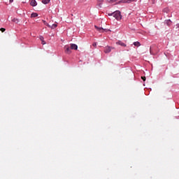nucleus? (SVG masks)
<instances>
[{
	"label": "nucleus",
	"instance_id": "412c9836",
	"mask_svg": "<svg viewBox=\"0 0 179 179\" xmlns=\"http://www.w3.org/2000/svg\"><path fill=\"white\" fill-rule=\"evenodd\" d=\"M40 40H41V41H44V37L41 36V37H40Z\"/></svg>",
	"mask_w": 179,
	"mask_h": 179
},
{
	"label": "nucleus",
	"instance_id": "4468645a",
	"mask_svg": "<svg viewBox=\"0 0 179 179\" xmlns=\"http://www.w3.org/2000/svg\"><path fill=\"white\" fill-rule=\"evenodd\" d=\"M51 0H42V3H43L45 5H47V3H50V1Z\"/></svg>",
	"mask_w": 179,
	"mask_h": 179
},
{
	"label": "nucleus",
	"instance_id": "b1692460",
	"mask_svg": "<svg viewBox=\"0 0 179 179\" xmlns=\"http://www.w3.org/2000/svg\"><path fill=\"white\" fill-rule=\"evenodd\" d=\"M46 26H48V27H50V29H51V25H50V24H47V25H46Z\"/></svg>",
	"mask_w": 179,
	"mask_h": 179
},
{
	"label": "nucleus",
	"instance_id": "20e7f679",
	"mask_svg": "<svg viewBox=\"0 0 179 179\" xmlns=\"http://www.w3.org/2000/svg\"><path fill=\"white\" fill-rule=\"evenodd\" d=\"M64 49H65L64 52L66 54H71L72 52V50H71V48H69V46L68 45H65Z\"/></svg>",
	"mask_w": 179,
	"mask_h": 179
},
{
	"label": "nucleus",
	"instance_id": "1a4fd4ad",
	"mask_svg": "<svg viewBox=\"0 0 179 179\" xmlns=\"http://www.w3.org/2000/svg\"><path fill=\"white\" fill-rule=\"evenodd\" d=\"M94 27H95V29H96V30H98V31H99L100 33H103V31H104V29H103V28H100V27H97V26H94Z\"/></svg>",
	"mask_w": 179,
	"mask_h": 179
},
{
	"label": "nucleus",
	"instance_id": "f8f14e48",
	"mask_svg": "<svg viewBox=\"0 0 179 179\" xmlns=\"http://www.w3.org/2000/svg\"><path fill=\"white\" fill-rule=\"evenodd\" d=\"M38 16V14L37 13H33L31 14V17H37Z\"/></svg>",
	"mask_w": 179,
	"mask_h": 179
},
{
	"label": "nucleus",
	"instance_id": "f3484780",
	"mask_svg": "<svg viewBox=\"0 0 179 179\" xmlns=\"http://www.w3.org/2000/svg\"><path fill=\"white\" fill-rule=\"evenodd\" d=\"M150 52L151 55H153V52L152 51V47L150 48Z\"/></svg>",
	"mask_w": 179,
	"mask_h": 179
},
{
	"label": "nucleus",
	"instance_id": "9b49d317",
	"mask_svg": "<svg viewBox=\"0 0 179 179\" xmlns=\"http://www.w3.org/2000/svg\"><path fill=\"white\" fill-rule=\"evenodd\" d=\"M118 0H106V3H114V2H117Z\"/></svg>",
	"mask_w": 179,
	"mask_h": 179
},
{
	"label": "nucleus",
	"instance_id": "0eeeda50",
	"mask_svg": "<svg viewBox=\"0 0 179 179\" xmlns=\"http://www.w3.org/2000/svg\"><path fill=\"white\" fill-rule=\"evenodd\" d=\"M103 2H104V0H97V6H99V8H101Z\"/></svg>",
	"mask_w": 179,
	"mask_h": 179
},
{
	"label": "nucleus",
	"instance_id": "f257e3e1",
	"mask_svg": "<svg viewBox=\"0 0 179 179\" xmlns=\"http://www.w3.org/2000/svg\"><path fill=\"white\" fill-rule=\"evenodd\" d=\"M113 16L114 18L116 19V20H121V19H122V16L121 15V11L120 10H116L113 13Z\"/></svg>",
	"mask_w": 179,
	"mask_h": 179
},
{
	"label": "nucleus",
	"instance_id": "6ab92c4d",
	"mask_svg": "<svg viewBox=\"0 0 179 179\" xmlns=\"http://www.w3.org/2000/svg\"><path fill=\"white\" fill-rule=\"evenodd\" d=\"M92 45L94 47V48H96V47H97V43H94L93 44H92Z\"/></svg>",
	"mask_w": 179,
	"mask_h": 179
},
{
	"label": "nucleus",
	"instance_id": "aec40b11",
	"mask_svg": "<svg viewBox=\"0 0 179 179\" xmlns=\"http://www.w3.org/2000/svg\"><path fill=\"white\" fill-rule=\"evenodd\" d=\"M43 23L44 24H45V26H47V24H48V23H47V22H45V20H43Z\"/></svg>",
	"mask_w": 179,
	"mask_h": 179
},
{
	"label": "nucleus",
	"instance_id": "2eb2a0df",
	"mask_svg": "<svg viewBox=\"0 0 179 179\" xmlns=\"http://www.w3.org/2000/svg\"><path fill=\"white\" fill-rule=\"evenodd\" d=\"M57 24H53L52 26H51V29H55L56 27H57Z\"/></svg>",
	"mask_w": 179,
	"mask_h": 179
},
{
	"label": "nucleus",
	"instance_id": "39448f33",
	"mask_svg": "<svg viewBox=\"0 0 179 179\" xmlns=\"http://www.w3.org/2000/svg\"><path fill=\"white\" fill-rule=\"evenodd\" d=\"M70 48L71 50H78V45L75 44V43H71L70 44Z\"/></svg>",
	"mask_w": 179,
	"mask_h": 179
},
{
	"label": "nucleus",
	"instance_id": "393cba45",
	"mask_svg": "<svg viewBox=\"0 0 179 179\" xmlns=\"http://www.w3.org/2000/svg\"><path fill=\"white\" fill-rule=\"evenodd\" d=\"M10 3H12L13 2V0H9Z\"/></svg>",
	"mask_w": 179,
	"mask_h": 179
},
{
	"label": "nucleus",
	"instance_id": "ddd939ff",
	"mask_svg": "<svg viewBox=\"0 0 179 179\" xmlns=\"http://www.w3.org/2000/svg\"><path fill=\"white\" fill-rule=\"evenodd\" d=\"M134 45H135V47H141V43L136 41L134 43Z\"/></svg>",
	"mask_w": 179,
	"mask_h": 179
},
{
	"label": "nucleus",
	"instance_id": "bb28decb",
	"mask_svg": "<svg viewBox=\"0 0 179 179\" xmlns=\"http://www.w3.org/2000/svg\"><path fill=\"white\" fill-rule=\"evenodd\" d=\"M108 16H113V13H110V14H108Z\"/></svg>",
	"mask_w": 179,
	"mask_h": 179
},
{
	"label": "nucleus",
	"instance_id": "cd10ccee",
	"mask_svg": "<svg viewBox=\"0 0 179 179\" xmlns=\"http://www.w3.org/2000/svg\"><path fill=\"white\" fill-rule=\"evenodd\" d=\"M16 20H16V19L14 18V19L13 20V22H16Z\"/></svg>",
	"mask_w": 179,
	"mask_h": 179
},
{
	"label": "nucleus",
	"instance_id": "f03ea898",
	"mask_svg": "<svg viewBox=\"0 0 179 179\" xmlns=\"http://www.w3.org/2000/svg\"><path fill=\"white\" fill-rule=\"evenodd\" d=\"M138 0H122L118 2V3H131L132 2H136Z\"/></svg>",
	"mask_w": 179,
	"mask_h": 179
},
{
	"label": "nucleus",
	"instance_id": "423d86ee",
	"mask_svg": "<svg viewBox=\"0 0 179 179\" xmlns=\"http://www.w3.org/2000/svg\"><path fill=\"white\" fill-rule=\"evenodd\" d=\"M116 44L117 45H121L122 47H127V44L124 43V42L121 41H118L117 42H116Z\"/></svg>",
	"mask_w": 179,
	"mask_h": 179
},
{
	"label": "nucleus",
	"instance_id": "6e6552de",
	"mask_svg": "<svg viewBox=\"0 0 179 179\" xmlns=\"http://www.w3.org/2000/svg\"><path fill=\"white\" fill-rule=\"evenodd\" d=\"M30 5L31 6H36L37 2L36 1V0H31Z\"/></svg>",
	"mask_w": 179,
	"mask_h": 179
},
{
	"label": "nucleus",
	"instance_id": "dca6fc26",
	"mask_svg": "<svg viewBox=\"0 0 179 179\" xmlns=\"http://www.w3.org/2000/svg\"><path fill=\"white\" fill-rule=\"evenodd\" d=\"M6 29L5 28H1L0 29V31H1V33H3Z\"/></svg>",
	"mask_w": 179,
	"mask_h": 179
},
{
	"label": "nucleus",
	"instance_id": "7ed1b4c3",
	"mask_svg": "<svg viewBox=\"0 0 179 179\" xmlns=\"http://www.w3.org/2000/svg\"><path fill=\"white\" fill-rule=\"evenodd\" d=\"M111 50H114V48L110 46H106L104 49L105 54H108L109 52H111Z\"/></svg>",
	"mask_w": 179,
	"mask_h": 179
},
{
	"label": "nucleus",
	"instance_id": "5701e85b",
	"mask_svg": "<svg viewBox=\"0 0 179 179\" xmlns=\"http://www.w3.org/2000/svg\"><path fill=\"white\" fill-rule=\"evenodd\" d=\"M46 26H48V27H50V29H51V25H50V24H47V25H46Z\"/></svg>",
	"mask_w": 179,
	"mask_h": 179
},
{
	"label": "nucleus",
	"instance_id": "9d476101",
	"mask_svg": "<svg viewBox=\"0 0 179 179\" xmlns=\"http://www.w3.org/2000/svg\"><path fill=\"white\" fill-rule=\"evenodd\" d=\"M165 24H167V26H171V20H167L164 21Z\"/></svg>",
	"mask_w": 179,
	"mask_h": 179
},
{
	"label": "nucleus",
	"instance_id": "a211bd4d",
	"mask_svg": "<svg viewBox=\"0 0 179 179\" xmlns=\"http://www.w3.org/2000/svg\"><path fill=\"white\" fill-rule=\"evenodd\" d=\"M141 79H143V82H145L146 80V77L142 76Z\"/></svg>",
	"mask_w": 179,
	"mask_h": 179
},
{
	"label": "nucleus",
	"instance_id": "a878e982",
	"mask_svg": "<svg viewBox=\"0 0 179 179\" xmlns=\"http://www.w3.org/2000/svg\"><path fill=\"white\" fill-rule=\"evenodd\" d=\"M152 3H155L156 2V0H152Z\"/></svg>",
	"mask_w": 179,
	"mask_h": 179
},
{
	"label": "nucleus",
	"instance_id": "4be33fe9",
	"mask_svg": "<svg viewBox=\"0 0 179 179\" xmlns=\"http://www.w3.org/2000/svg\"><path fill=\"white\" fill-rule=\"evenodd\" d=\"M41 44H43V45H44L45 44V41H42Z\"/></svg>",
	"mask_w": 179,
	"mask_h": 179
}]
</instances>
